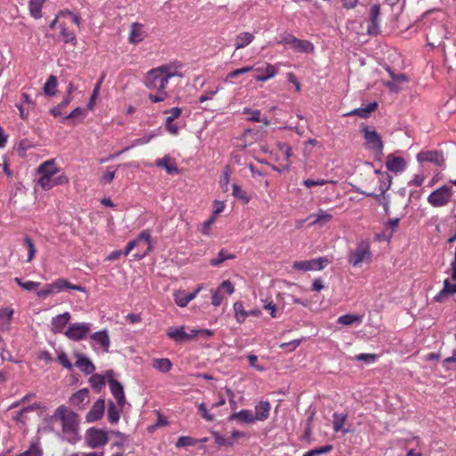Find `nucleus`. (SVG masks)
<instances>
[{"label": "nucleus", "mask_w": 456, "mask_h": 456, "mask_svg": "<svg viewBox=\"0 0 456 456\" xmlns=\"http://www.w3.org/2000/svg\"><path fill=\"white\" fill-rule=\"evenodd\" d=\"M45 423L48 431L70 444H76L82 439L80 418L65 405L57 407L51 416L45 419Z\"/></svg>", "instance_id": "f257e3e1"}, {"label": "nucleus", "mask_w": 456, "mask_h": 456, "mask_svg": "<svg viewBox=\"0 0 456 456\" xmlns=\"http://www.w3.org/2000/svg\"><path fill=\"white\" fill-rule=\"evenodd\" d=\"M59 171L60 169L53 159L42 162L37 168V184L44 191H49L55 186L69 183V179L66 175L61 174L55 176Z\"/></svg>", "instance_id": "f03ea898"}, {"label": "nucleus", "mask_w": 456, "mask_h": 456, "mask_svg": "<svg viewBox=\"0 0 456 456\" xmlns=\"http://www.w3.org/2000/svg\"><path fill=\"white\" fill-rule=\"evenodd\" d=\"M168 80L162 75V73L156 69H151L144 80L146 87L150 90H157L156 94L151 93L149 99L152 102H160L165 101L168 94L166 91Z\"/></svg>", "instance_id": "7ed1b4c3"}, {"label": "nucleus", "mask_w": 456, "mask_h": 456, "mask_svg": "<svg viewBox=\"0 0 456 456\" xmlns=\"http://www.w3.org/2000/svg\"><path fill=\"white\" fill-rule=\"evenodd\" d=\"M373 254L369 239L358 240L355 247L348 251L347 261L353 267H360L363 263L370 264Z\"/></svg>", "instance_id": "20e7f679"}, {"label": "nucleus", "mask_w": 456, "mask_h": 456, "mask_svg": "<svg viewBox=\"0 0 456 456\" xmlns=\"http://www.w3.org/2000/svg\"><path fill=\"white\" fill-rule=\"evenodd\" d=\"M142 241L146 242L147 248L142 253L134 254V258L136 260L142 259L151 251L152 248L151 237L149 230L142 231L135 240L129 241L125 250L122 251L123 255L127 256L134 248L139 247Z\"/></svg>", "instance_id": "39448f33"}, {"label": "nucleus", "mask_w": 456, "mask_h": 456, "mask_svg": "<svg viewBox=\"0 0 456 456\" xmlns=\"http://www.w3.org/2000/svg\"><path fill=\"white\" fill-rule=\"evenodd\" d=\"M452 195V188L449 185H443L432 191L427 200L432 207L441 208L446 206L451 201Z\"/></svg>", "instance_id": "423d86ee"}, {"label": "nucleus", "mask_w": 456, "mask_h": 456, "mask_svg": "<svg viewBox=\"0 0 456 456\" xmlns=\"http://www.w3.org/2000/svg\"><path fill=\"white\" fill-rule=\"evenodd\" d=\"M86 444L93 449L105 445L108 443V434L99 428H90L86 432Z\"/></svg>", "instance_id": "0eeeda50"}, {"label": "nucleus", "mask_w": 456, "mask_h": 456, "mask_svg": "<svg viewBox=\"0 0 456 456\" xmlns=\"http://www.w3.org/2000/svg\"><path fill=\"white\" fill-rule=\"evenodd\" d=\"M91 330V324L88 322H75L65 330V336L73 341L85 339Z\"/></svg>", "instance_id": "6e6552de"}, {"label": "nucleus", "mask_w": 456, "mask_h": 456, "mask_svg": "<svg viewBox=\"0 0 456 456\" xmlns=\"http://www.w3.org/2000/svg\"><path fill=\"white\" fill-rule=\"evenodd\" d=\"M362 133L363 134L366 147L368 149L376 151L378 152H381L383 150V142L381 140L380 135L378 134V132L370 128V126H364L362 129Z\"/></svg>", "instance_id": "1a4fd4ad"}, {"label": "nucleus", "mask_w": 456, "mask_h": 456, "mask_svg": "<svg viewBox=\"0 0 456 456\" xmlns=\"http://www.w3.org/2000/svg\"><path fill=\"white\" fill-rule=\"evenodd\" d=\"M447 28L444 25L436 24L428 28L427 38L432 46L440 45L447 38Z\"/></svg>", "instance_id": "9d476101"}, {"label": "nucleus", "mask_w": 456, "mask_h": 456, "mask_svg": "<svg viewBox=\"0 0 456 456\" xmlns=\"http://www.w3.org/2000/svg\"><path fill=\"white\" fill-rule=\"evenodd\" d=\"M284 42L298 53H312L314 49V46L311 42L298 39L292 35L286 37L284 38Z\"/></svg>", "instance_id": "9b49d317"}, {"label": "nucleus", "mask_w": 456, "mask_h": 456, "mask_svg": "<svg viewBox=\"0 0 456 456\" xmlns=\"http://www.w3.org/2000/svg\"><path fill=\"white\" fill-rule=\"evenodd\" d=\"M379 16H380V5L373 4L370 10V20L368 25V33L370 35H376L379 30Z\"/></svg>", "instance_id": "f8f14e48"}, {"label": "nucleus", "mask_w": 456, "mask_h": 456, "mask_svg": "<svg viewBox=\"0 0 456 456\" xmlns=\"http://www.w3.org/2000/svg\"><path fill=\"white\" fill-rule=\"evenodd\" d=\"M105 410V401L99 398L86 414L87 422H94L102 419Z\"/></svg>", "instance_id": "ddd939ff"}, {"label": "nucleus", "mask_w": 456, "mask_h": 456, "mask_svg": "<svg viewBox=\"0 0 456 456\" xmlns=\"http://www.w3.org/2000/svg\"><path fill=\"white\" fill-rule=\"evenodd\" d=\"M181 68L182 64L179 61H175L161 65L158 67L157 69L159 70L167 80H169L171 77L183 76L180 71Z\"/></svg>", "instance_id": "4468645a"}, {"label": "nucleus", "mask_w": 456, "mask_h": 456, "mask_svg": "<svg viewBox=\"0 0 456 456\" xmlns=\"http://www.w3.org/2000/svg\"><path fill=\"white\" fill-rule=\"evenodd\" d=\"M89 403V391L87 388H83L76 392L69 398L70 405L84 409Z\"/></svg>", "instance_id": "2eb2a0df"}, {"label": "nucleus", "mask_w": 456, "mask_h": 456, "mask_svg": "<svg viewBox=\"0 0 456 456\" xmlns=\"http://www.w3.org/2000/svg\"><path fill=\"white\" fill-rule=\"evenodd\" d=\"M109 387L112 395L117 401V403L121 407H124L126 403V397L124 394V388L121 383L114 379H110L109 380Z\"/></svg>", "instance_id": "dca6fc26"}, {"label": "nucleus", "mask_w": 456, "mask_h": 456, "mask_svg": "<svg viewBox=\"0 0 456 456\" xmlns=\"http://www.w3.org/2000/svg\"><path fill=\"white\" fill-rule=\"evenodd\" d=\"M386 167L391 172L399 173L405 169L406 162L402 157H396L393 154H389L387 158Z\"/></svg>", "instance_id": "f3484780"}, {"label": "nucleus", "mask_w": 456, "mask_h": 456, "mask_svg": "<svg viewBox=\"0 0 456 456\" xmlns=\"http://www.w3.org/2000/svg\"><path fill=\"white\" fill-rule=\"evenodd\" d=\"M145 36L143 25L138 22H134L130 28L128 42L130 44L137 45L144 39Z\"/></svg>", "instance_id": "a211bd4d"}, {"label": "nucleus", "mask_w": 456, "mask_h": 456, "mask_svg": "<svg viewBox=\"0 0 456 456\" xmlns=\"http://www.w3.org/2000/svg\"><path fill=\"white\" fill-rule=\"evenodd\" d=\"M51 286L53 288V293H59L66 289H70L80 292L86 291L85 287H82L81 285H73L69 281L62 278L57 279L56 281L52 282Z\"/></svg>", "instance_id": "6ab92c4d"}, {"label": "nucleus", "mask_w": 456, "mask_h": 456, "mask_svg": "<svg viewBox=\"0 0 456 456\" xmlns=\"http://www.w3.org/2000/svg\"><path fill=\"white\" fill-rule=\"evenodd\" d=\"M70 318L71 314L69 312H65L53 317L51 322L52 330L54 333H61L65 326L69 323Z\"/></svg>", "instance_id": "aec40b11"}, {"label": "nucleus", "mask_w": 456, "mask_h": 456, "mask_svg": "<svg viewBox=\"0 0 456 456\" xmlns=\"http://www.w3.org/2000/svg\"><path fill=\"white\" fill-rule=\"evenodd\" d=\"M271 411V404L268 401H261L255 406V421H264L268 419Z\"/></svg>", "instance_id": "412c9836"}, {"label": "nucleus", "mask_w": 456, "mask_h": 456, "mask_svg": "<svg viewBox=\"0 0 456 456\" xmlns=\"http://www.w3.org/2000/svg\"><path fill=\"white\" fill-rule=\"evenodd\" d=\"M13 314L14 310L12 307L6 306L0 309V331L10 330Z\"/></svg>", "instance_id": "4be33fe9"}, {"label": "nucleus", "mask_w": 456, "mask_h": 456, "mask_svg": "<svg viewBox=\"0 0 456 456\" xmlns=\"http://www.w3.org/2000/svg\"><path fill=\"white\" fill-rule=\"evenodd\" d=\"M418 160L419 162H434L438 166H442L444 162L443 153L436 151L419 153Z\"/></svg>", "instance_id": "5701e85b"}, {"label": "nucleus", "mask_w": 456, "mask_h": 456, "mask_svg": "<svg viewBox=\"0 0 456 456\" xmlns=\"http://www.w3.org/2000/svg\"><path fill=\"white\" fill-rule=\"evenodd\" d=\"M261 71H257L258 74L255 76L256 81L265 82L273 77H274L278 73V69L270 63L265 62L264 64Z\"/></svg>", "instance_id": "b1692460"}, {"label": "nucleus", "mask_w": 456, "mask_h": 456, "mask_svg": "<svg viewBox=\"0 0 456 456\" xmlns=\"http://www.w3.org/2000/svg\"><path fill=\"white\" fill-rule=\"evenodd\" d=\"M378 102H373L369 103L366 107H361L358 109H354L347 113H346L344 116L350 117V116H358L362 118H367L370 116V114L375 111L378 108Z\"/></svg>", "instance_id": "393cba45"}, {"label": "nucleus", "mask_w": 456, "mask_h": 456, "mask_svg": "<svg viewBox=\"0 0 456 456\" xmlns=\"http://www.w3.org/2000/svg\"><path fill=\"white\" fill-rule=\"evenodd\" d=\"M255 39L254 34L248 31L240 32L234 38L233 45L236 50L245 48Z\"/></svg>", "instance_id": "a878e982"}, {"label": "nucleus", "mask_w": 456, "mask_h": 456, "mask_svg": "<svg viewBox=\"0 0 456 456\" xmlns=\"http://www.w3.org/2000/svg\"><path fill=\"white\" fill-rule=\"evenodd\" d=\"M77 361L75 366L80 369L86 374H92L95 370L94 363L86 356L81 354H75Z\"/></svg>", "instance_id": "bb28decb"}, {"label": "nucleus", "mask_w": 456, "mask_h": 456, "mask_svg": "<svg viewBox=\"0 0 456 456\" xmlns=\"http://www.w3.org/2000/svg\"><path fill=\"white\" fill-rule=\"evenodd\" d=\"M308 219H313L312 225L322 226L330 223L333 219V216L323 209H318L316 213L310 215Z\"/></svg>", "instance_id": "cd10ccee"}, {"label": "nucleus", "mask_w": 456, "mask_h": 456, "mask_svg": "<svg viewBox=\"0 0 456 456\" xmlns=\"http://www.w3.org/2000/svg\"><path fill=\"white\" fill-rule=\"evenodd\" d=\"M58 28L60 29V35L62 37V41L64 44H69L73 46H76L77 45V38L76 34L68 28L65 22H61L58 25Z\"/></svg>", "instance_id": "c85d7f7f"}, {"label": "nucleus", "mask_w": 456, "mask_h": 456, "mask_svg": "<svg viewBox=\"0 0 456 456\" xmlns=\"http://www.w3.org/2000/svg\"><path fill=\"white\" fill-rule=\"evenodd\" d=\"M40 408V405L38 403H33L32 405L24 407L20 411L15 412V414L12 417V419L17 424H22L26 425L28 421V413L36 410H38Z\"/></svg>", "instance_id": "c756f323"}, {"label": "nucleus", "mask_w": 456, "mask_h": 456, "mask_svg": "<svg viewBox=\"0 0 456 456\" xmlns=\"http://www.w3.org/2000/svg\"><path fill=\"white\" fill-rule=\"evenodd\" d=\"M229 420H237L241 424H251L255 422L253 413L250 410H240L229 417Z\"/></svg>", "instance_id": "7c9ffc66"}, {"label": "nucleus", "mask_w": 456, "mask_h": 456, "mask_svg": "<svg viewBox=\"0 0 456 456\" xmlns=\"http://www.w3.org/2000/svg\"><path fill=\"white\" fill-rule=\"evenodd\" d=\"M454 293H456V284H452L448 279H445L444 288L435 296L434 299L436 302H443L448 296Z\"/></svg>", "instance_id": "2f4dec72"}, {"label": "nucleus", "mask_w": 456, "mask_h": 456, "mask_svg": "<svg viewBox=\"0 0 456 456\" xmlns=\"http://www.w3.org/2000/svg\"><path fill=\"white\" fill-rule=\"evenodd\" d=\"M167 336L176 343L188 341L187 332L185 331L183 326L178 328H169L167 330Z\"/></svg>", "instance_id": "473e14b6"}, {"label": "nucleus", "mask_w": 456, "mask_h": 456, "mask_svg": "<svg viewBox=\"0 0 456 456\" xmlns=\"http://www.w3.org/2000/svg\"><path fill=\"white\" fill-rule=\"evenodd\" d=\"M158 167L164 168L168 174L178 173V168L174 159L169 156H165L161 159H158L155 162Z\"/></svg>", "instance_id": "72a5a7b5"}, {"label": "nucleus", "mask_w": 456, "mask_h": 456, "mask_svg": "<svg viewBox=\"0 0 456 456\" xmlns=\"http://www.w3.org/2000/svg\"><path fill=\"white\" fill-rule=\"evenodd\" d=\"M44 451L39 438H35L30 442L29 447L25 452L16 456H43Z\"/></svg>", "instance_id": "f704fd0d"}, {"label": "nucleus", "mask_w": 456, "mask_h": 456, "mask_svg": "<svg viewBox=\"0 0 456 456\" xmlns=\"http://www.w3.org/2000/svg\"><path fill=\"white\" fill-rule=\"evenodd\" d=\"M90 338L99 344L105 352L109 351L110 340L107 330H101L91 335Z\"/></svg>", "instance_id": "c9c22d12"}, {"label": "nucleus", "mask_w": 456, "mask_h": 456, "mask_svg": "<svg viewBox=\"0 0 456 456\" xmlns=\"http://www.w3.org/2000/svg\"><path fill=\"white\" fill-rule=\"evenodd\" d=\"M46 0H28L29 15L36 20L42 18V8Z\"/></svg>", "instance_id": "e433bc0d"}, {"label": "nucleus", "mask_w": 456, "mask_h": 456, "mask_svg": "<svg viewBox=\"0 0 456 456\" xmlns=\"http://www.w3.org/2000/svg\"><path fill=\"white\" fill-rule=\"evenodd\" d=\"M124 407H121L117 403V405L113 402H110L108 404L107 410V417L108 420L111 424H116L118 422L120 419V412L122 411Z\"/></svg>", "instance_id": "4c0bfd02"}, {"label": "nucleus", "mask_w": 456, "mask_h": 456, "mask_svg": "<svg viewBox=\"0 0 456 456\" xmlns=\"http://www.w3.org/2000/svg\"><path fill=\"white\" fill-rule=\"evenodd\" d=\"M58 81L57 77L54 75L49 76L45 86H44V93L47 96H54L57 92Z\"/></svg>", "instance_id": "58836bf2"}, {"label": "nucleus", "mask_w": 456, "mask_h": 456, "mask_svg": "<svg viewBox=\"0 0 456 456\" xmlns=\"http://www.w3.org/2000/svg\"><path fill=\"white\" fill-rule=\"evenodd\" d=\"M172 362L167 358L154 359L152 367L162 373H167L172 369Z\"/></svg>", "instance_id": "ea45409f"}, {"label": "nucleus", "mask_w": 456, "mask_h": 456, "mask_svg": "<svg viewBox=\"0 0 456 456\" xmlns=\"http://www.w3.org/2000/svg\"><path fill=\"white\" fill-rule=\"evenodd\" d=\"M236 256L233 254L229 253L226 249L222 248L219 252L216 257L212 258L210 260V265L212 266H219L221 265L225 260L229 259H234Z\"/></svg>", "instance_id": "a19ab883"}, {"label": "nucleus", "mask_w": 456, "mask_h": 456, "mask_svg": "<svg viewBox=\"0 0 456 456\" xmlns=\"http://www.w3.org/2000/svg\"><path fill=\"white\" fill-rule=\"evenodd\" d=\"M362 322V315L358 314H344L338 318V324L349 326L354 323H361Z\"/></svg>", "instance_id": "79ce46f5"}, {"label": "nucleus", "mask_w": 456, "mask_h": 456, "mask_svg": "<svg viewBox=\"0 0 456 456\" xmlns=\"http://www.w3.org/2000/svg\"><path fill=\"white\" fill-rule=\"evenodd\" d=\"M387 71L389 72L392 81L387 82L386 85L391 91H398L397 84L407 81V77L404 74L395 75L392 72V70L388 68Z\"/></svg>", "instance_id": "37998d69"}, {"label": "nucleus", "mask_w": 456, "mask_h": 456, "mask_svg": "<svg viewBox=\"0 0 456 456\" xmlns=\"http://www.w3.org/2000/svg\"><path fill=\"white\" fill-rule=\"evenodd\" d=\"M347 415L343 413L335 412L333 414V429L335 432L346 433L347 431L343 429V427L346 421Z\"/></svg>", "instance_id": "c03bdc74"}, {"label": "nucleus", "mask_w": 456, "mask_h": 456, "mask_svg": "<svg viewBox=\"0 0 456 456\" xmlns=\"http://www.w3.org/2000/svg\"><path fill=\"white\" fill-rule=\"evenodd\" d=\"M153 136H154L153 134H149V135H145L143 137H141V138H138V139L134 140L131 146L126 147L122 151L117 152L116 154L111 155L110 157V159L115 158V157H117V156H118V155L127 151L128 150H130L131 148H133L134 146L143 145V144H146V143L150 142V141L153 138Z\"/></svg>", "instance_id": "a18cd8bd"}, {"label": "nucleus", "mask_w": 456, "mask_h": 456, "mask_svg": "<svg viewBox=\"0 0 456 456\" xmlns=\"http://www.w3.org/2000/svg\"><path fill=\"white\" fill-rule=\"evenodd\" d=\"M233 310L235 313L236 321L239 323L244 322L246 318L248 317V311L244 309L243 303L240 301L235 302L233 305Z\"/></svg>", "instance_id": "49530a36"}, {"label": "nucleus", "mask_w": 456, "mask_h": 456, "mask_svg": "<svg viewBox=\"0 0 456 456\" xmlns=\"http://www.w3.org/2000/svg\"><path fill=\"white\" fill-rule=\"evenodd\" d=\"M24 245L27 247L28 249V258L26 260L27 263L31 262L37 253V248L35 246V243L33 242L32 239L28 236H25L23 239Z\"/></svg>", "instance_id": "de8ad7c7"}, {"label": "nucleus", "mask_w": 456, "mask_h": 456, "mask_svg": "<svg viewBox=\"0 0 456 456\" xmlns=\"http://www.w3.org/2000/svg\"><path fill=\"white\" fill-rule=\"evenodd\" d=\"M329 261L326 257H319L309 260L310 271H320L322 270Z\"/></svg>", "instance_id": "09e8293b"}, {"label": "nucleus", "mask_w": 456, "mask_h": 456, "mask_svg": "<svg viewBox=\"0 0 456 456\" xmlns=\"http://www.w3.org/2000/svg\"><path fill=\"white\" fill-rule=\"evenodd\" d=\"M174 300L180 307H185L189 302L187 299V292L185 290H177L174 293Z\"/></svg>", "instance_id": "8fccbe9b"}, {"label": "nucleus", "mask_w": 456, "mask_h": 456, "mask_svg": "<svg viewBox=\"0 0 456 456\" xmlns=\"http://www.w3.org/2000/svg\"><path fill=\"white\" fill-rule=\"evenodd\" d=\"M14 281L20 286L23 289L25 290H28V291H32L36 289H37L40 285V282L38 281H22V280L19 277H15L14 278Z\"/></svg>", "instance_id": "3c124183"}, {"label": "nucleus", "mask_w": 456, "mask_h": 456, "mask_svg": "<svg viewBox=\"0 0 456 456\" xmlns=\"http://www.w3.org/2000/svg\"><path fill=\"white\" fill-rule=\"evenodd\" d=\"M333 450L332 444H327L322 447L315 448L313 450H310L303 454V456H318L321 454L329 453Z\"/></svg>", "instance_id": "603ef678"}, {"label": "nucleus", "mask_w": 456, "mask_h": 456, "mask_svg": "<svg viewBox=\"0 0 456 456\" xmlns=\"http://www.w3.org/2000/svg\"><path fill=\"white\" fill-rule=\"evenodd\" d=\"M212 436L215 439V442L219 446H232L234 442L232 438H225L222 436L218 432H212Z\"/></svg>", "instance_id": "864d4df0"}, {"label": "nucleus", "mask_w": 456, "mask_h": 456, "mask_svg": "<svg viewBox=\"0 0 456 456\" xmlns=\"http://www.w3.org/2000/svg\"><path fill=\"white\" fill-rule=\"evenodd\" d=\"M387 178L388 183L387 184L386 183H382L380 184V186H379L380 193L379 194H375L372 192H364V194L368 197H373L376 200H380V197L384 196L385 192L389 189L390 184H391V177L387 175Z\"/></svg>", "instance_id": "5fc2aeb1"}, {"label": "nucleus", "mask_w": 456, "mask_h": 456, "mask_svg": "<svg viewBox=\"0 0 456 456\" xmlns=\"http://www.w3.org/2000/svg\"><path fill=\"white\" fill-rule=\"evenodd\" d=\"M232 195L246 204L249 201V197H248L246 191H244L238 184L235 183L232 184Z\"/></svg>", "instance_id": "6e6d98bb"}, {"label": "nucleus", "mask_w": 456, "mask_h": 456, "mask_svg": "<svg viewBox=\"0 0 456 456\" xmlns=\"http://www.w3.org/2000/svg\"><path fill=\"white\" fill-rule=\"evenodd\" d=\"M198 443V440L191 436H180L175 444L176 447L193 446Z\"/></svg>", "instance_id": "4d7b16f0"}, {"label": "nucleus", "mask_w": 456, "mask_h": 456, "mask_svg": "<svg viewBox=\"0 0 456 456\" xmlns=\"http://www.w3.org/2000/svg\"><path fill=\"white\" fill-rule=\"evenodd\" d=\"M211 293H212L211 304L214 306H219L224 300V292L222 290H220L219 288H217L216 289H212Z\"/></svg>", "instance_id": "13d9d810"}, {"label": "nucleus", "mask_w": 456, "mask_h": 456, "mask_svg": "<svg viewBox=\"0 0 456 456\" xmlns=\"http://www.w3.org/2000/svg\"><path fill=\"white\" fill-rule=\"evenodd\" d=\"M89 383L92 387L95 389H101V387L105 384L104 378L100 374H94L89 379Z\"/></svg>", "instance_id": "bf43d9fd"}, {"label": "nucleus", "mask_w": 456, "mask_h": 456, "mask_svg": "<svg viewBox=\"0 0 456 456\" xmlns=\"http://www.w3.org/2000/svg\"><path fill=\"white\" fill-rule=\"evenodd\" d=\"M243 114H248V119L253 122H260L261 121V111L259 110H250L249 108L243 109Z\"/></svg>", "instance_id": "052dcab7"}, {"label": "nucleus", "mask_w": 456, "mask_h": 456, "mask_svg": "<svg viewBox=\"0 0 456 456\" xmlns=\"http://www.w3.org/2000/svg\"><path fill=\"white\" fill-rule=\"evenodd\" d=\"M231 170L229 166H225L222 172L220 183L224 191H227V186L230 181Z\"/></svg>", "instance_id": "680f3d73"}, {"label": "nucleus", "mask_w": 456, "mask_h": 456, "mask_svg": "<svg viewBox=\"0 0 456 456\" xmlns=\"http://www.w3.org/2000/svg\"><path fill=\"white\" fill-rule=\"evenodd\" d=\"M101 85H102V80L99 81L96 86H94V90H93V94L90 97V100H89V102L87 104V109L88 110H93L94 105H95V101H96V98L98 97L99 95V91H100V87H101Z\"/></svg>", "instance_id": "e2e57ef3"}, {"label": "nucleus", "mask_w": 456, "mask_h": 456, "mask_svg": "<svg viewBox=\"0 0 456 456\" xmlns=\"http://www.w3.org/2000/svg\"><path fill=\"white\" fill-rule=\"evenodd\" d=\"M198 409L199 413L204 419L208 421L214 420V415L208 411L207 405L204 403H200Z\"/></svg>", "instance_id": "0e129e2a"}, {"label": "nucleus", "mask_w": 456, "mask_h": 456, "mask_svg": "<svg viewBox=\"0 0 456 456\" xmlns=\"http://www.w3.org/2000/svg\"><path fill=\"white\" fill-rule=\"evenodd\" d=\"M86 110H84L80 107H77L68 116L64 117L62 119H63V121H65V120H69V119H73L77 117L84 118V117H86Z\"/></svg>", "instance_id": "69168bd1"}, {"label": "nucleus", "mask_w": 456, "mask_h": 456, "mask_svg": "<svg viewBox=\"0 0 456 456\" xmlns=\"http://www.w3.org/2000/svg\"><path fill=\"white\" fill-rule=\"evenodd\" d=\"M58 362L69 370H71L73 368L72 363L70 362V361L68 358V355L65 353H61L58 355Z\"/></svg>", "instance_id": "338daca9"}, {"label": "nucleus", "mask_w": 456, "mask_h": 456, "mask_svg": "<svg viewBox=\"0 0 456 456\" xmlns=\"http://www.w3.org/2000/svg\"><path fill=\"white\" fill-rule=\"evenodd\" d=\"M218 288L224 293L226 292L228 295H232L234 292V286L230 281H224Z\"/></svg>", "instance_id": "774afa93"}]
</instances>
